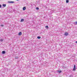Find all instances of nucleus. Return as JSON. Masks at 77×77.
Segmentation results:
<instances>
[{
  "instance_id": "obj_4",
  "label": "nucleus",
  "mask_w": 77,
  "mask_h": 77,
  "mask_svg": "<svg viewBox=\"0 0 77 77\" xmlns=\"http://www.w3.org/2000/svg\"><path fill=\"white\" fill-rule=\"evenodd\" d=\"M26 7H23V11H25V10H26Z\"/></svg>"
},
{
  "instance_id": "obj_20",
  "label": "nucleus",
  "mask_w": 77,
  "mask_h": 77,
  "mask_svg": "<svg viewBox=\"0 0 77 77\" xmlns=\"http://www.w3.org/2000/svg\"><path fill=\"white\" fill-rule=\"evenodd\" d=\"M63 68H64V66H63Z\"/></svg>"
},
{
  "instance_id": "obj_12",
  "label": "nucleus",
  "mask_w": 77,
  "mask_h": 77,
  "mask_svg": "<svg viewBox=\"0 0 77 77\" xmlns=\"http://www.w3.org/2000/svg\"><path fill=\"white\" fill-rule=\"evenodd\" d=\"M1 42H3V39H1L0 40Z\"/></svg>"
},
{
  "instance_id": "obj_18",
  "label": "nucleus",
  "mask_w": 77,
  "mask_h": 77,
  "mask_svg": "<svg viewBox=\"0 0 77 77\" xmlns=\"http://www.w3.org/2000/svg\"><path fill=\"white\" fill-rule=\"evenodd\" d=\"M2 8V5H0V8Z\"/></svg>"
},
{
  "instance_id": "obj_3",
  "label": "nucleus",
  "mask_w": 77,
  "mask_h": 77,
  "mask_svg": "<svg viewBox=\"0 0 77 77\" xmlns=\"http://www.w3.org/2000/svg\"><path fill=\"white\" fill-rule=\"evenodd\" d=\"M68 35V32H65L64 34L65 36H67Z\"/></svg>"
},
{
  "instance_id": "obj_9",
  "label": "nucleus",
  "mask_w": 77,
  "mask_h": 77,
  "mask_svg": "<svg viewBox=\"0 0 77 77\" xmlns=\"http://www.w3.org/2000/svg\"><path fill=\"white\" fill-rule=\"evenodd\" d=\"M2 6L3 7H6V4H3Z\"/></svg>"
},
{
  "instance_id": "obj_11",
  "label": "nucleus",
  "mask_w": 77,
  "mask_h": 77,
  "mask_svg": "<svg viewBox=\"0 0 77 77\" xmlns=\"http://www.w3.org/2000/svg\"><path fill=\"white\" fill-rule=\"evenodd\" d=\"M19 58L17 56H16V57H15V59H19Z\"/></svg>"
},
{
  "instance_id": "obj_19",
  "label": "nucleus",
  "mask_w": 77,
  "mask_h": 77,
  "mask_svg": "<svg viewBox=\"0 0 77 77\" xmlns=\"http://www.w3.org/2000/svg\"><path fill=\"white\" fill-rule=\"evenodd\" d=\"M76 44H77V41H76Z\"/></svg>"
},
{
  "instance_id": "obj_8",
  "label": "nucleus",
  "mask_w": 77,
  "mask_h": 77,
  "mask_svg": "<svg viewBox=\"0 0 77 77\" xmlns=\"http://www.w3.org/2000/svg\"><path fill=\"white\" fill-rule=\"evenodd\" d=\"M57 72H59V73H60L61 72H62V71L58 70L57 71Z\"/></svg>"
},
{
  "instance_id": "obj_2",
  "label": "nucleus",
  "mask_w": 77,
  "mask_h": 77,
  "mask_svg": "<svg viewBox=\"0 0 77 77\" xmlns=\"http://www.w3.org/2000/svg\"><path fill=\"white\" fill-rule=\"evenodd\" d=\"M75 69H75V65H74V68L73 69V71H75Z\"/></svg>"
},
{
  "instance_id": "obj_6",
  "label": "nucleus",
  "mask_w": 77,
  "mask_h": 77,
  "mask_svg": "<svg viewBox=\"0 0 77 77\" xmlns=\"http://www.w3.org/2000/svg\"><path fill=\"white\" fill-rule=\"evenodd\" d=\"M2 52L3 54H5V53H6V51H3Z\"/></svg>"
},
{
  "instance_id": "obj_10",
  "label": "nucleus",
  "mask_w": 77,
  "mask_h": 77,
  "mask_svg": "<svg viewBox=\"0 0 77 77\" xmlns=\"http://www.w3.org/2000/svg\"><path fill=\"white\" fill-rule=\"evenodd\" d=\"M66 3H69V0H66Z\"/></svg>"
},
{
  "instance_id": "obj_17",
  "label": "nucleus",
  "mask_w": 77,
  "mask_h": 77,
  "mask_svg": "<svg viewBox=\"0 0 77 77\" xmlns=\"http://www.w3.org/2000/svg\"><path fill=\"white\" fill-rule=\"evenodd\" d=\"M36 9L37 10H38V9H39V8L38 7H37V8H36Z\"/></svg>"
},
{
  "instance_id": "obj_15",
  "label": "nucleus",
  "mask_w": 77,
  "mask_h": 77,
  "mask_svg": "<svg viewBox=\"0 0 77 77\" xmlns=\"http://www.w3.org/2000/svg\"><path fill=\"white\" fill-rule=\"evenodd\" d=\"M1 27H3V26H4V25H1Z\"/></svg>"
},
{
  "instance_id": "obj_7",
  "label": "nucleus",
  "mask_w": 77,
  "mask_h": 77,
  "mask_svg": "<svg viewBox=\"0 0 77 77\" xmlns=\"http://www.w3.org/2000/svg\"><path fill=\"white\" fill-rule=\"evenodd\" d=\"M24 21V19H22L20 20V22H23V21Z\"/></svg>"
},
{
  "instance_id": "obj_1",
  "label": "nucleus",
  "mask_w": 77,
  "mask_h": 77,
  "mask_svg": "<svg viewBox=\"0 0 77 77\" xmlns=\"http://www.w3.org/2000/svg\"><path fill=\"white\" fill-rule=\"evenodd\" d=\"M8 2L9 3H14V2L13 1H8Z\"/></svg>"
},
{
  "instance_id": "obj_13",
  "label": "nucleus",
  "mask_w": 77,
  "mask_h": 77,
  "mask_svg": "<svg viewBox=\"0 0 77 77\" xmlns=\"http://www.w3.org/2000/svg\"><path fill=\"white\" fill-rule=\"evenodd\" d=\"M45 28L46 29H48V26H46Z\"/></svg>"
},
{
  "instance_id": "obj_14",
  "label": "nucleus",
  "mask_w": 77,
  "mask_h": 77,
  "mask_svg": "<svg viewBox=\"0 0 77 77\" xmlns=\"http://www.w3.org/2000/svg\"><path fill=\"white\" fill-rule=\"evenodd\" d=\"M37 38L38 39H41V37L40 36H38L37 37Z\"/></svg>"
},
{
  "instance_id": "obj_16",
  "label": "nucleus",
  "mask_w": 77,
  "mask_h": 77,
  "mask_svg": "<svg viewBox=\"0 0 77 77\" xmlns=\"http://www.w3.org/2000/svg\"><path fill=\"white\" fill-rule=\"evenodd\" d=\"M75 25H77V22H75Z\"/></svg>"
},
{
  "instance_id": "obj_5",
  "label": "nucleus",
  "mask_w": 77,
  "mask_h": 77,
  "mask_svg": "<svg viewBox=\"0 0 77 77\" xmlns=\"http://www.w3.org/2000/svg\"><path fill=\"white\" fill-rule=\"evenodd\" d=\"M21 35H22V33L21 32H20L18 34V35L19 36H21Z\"/></svg>"
}]
</instances>
